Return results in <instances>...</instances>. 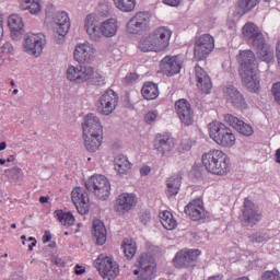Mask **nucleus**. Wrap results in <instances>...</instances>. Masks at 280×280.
Masks as SVG:
<instances>
[{
  "mask_svg": "<svg viewBox=\"0 0 280 280\" xmlns=\"http://www.w3.org/2000/svg\"><path fill=\"white\" fill-rule=\"evenodd\" d=\"M84 272H86V268L77 264L74 267V273L80 276V275H84Z\"/></svg>",
  "mask_w": 280,
  "mask_h": 280,
  "instance_id": "864d4df0",
  "label": "nucleus"
},
{
  "mask_svg": "<svg viewBox=\"0 0 280 280\" xmlns=\"http://www.w3.org/2000/svg\"><path fill=\"white\" fill-rule=\"evenodd\" d=\"M84 139V145L88 152H97L100 150V145H102V142L104 140V136H89L83 135Z\"/></svg>",
  "mask_w": 280,
  "mask_h": 280,
  "instance_id": "7c9ffc66",
  "label": "nucleus"
},
{
  "mask_svg": "<svg viewBox=\"0 0 280 280\" xmlns=\"http://www.w3.org/2000/svg\"><path fill=\"white\" fill-rule=\"evenodd\" d=\"M224 97L229 104H232L234 108H246V100L244 95L240 93V90L233 85H229L224 89Z\"/></svg>",
  "mask_w": 280,
  "mask_h": 280,
  "instance_id": "b1692460",
  "label": "nucleus"
},
{
  "mask_svg": "<svg viewBox=\"0 0 280 280\" xmlns=\"http://www.w3.org/2000/svg\"><path fill=\"white\" fill-rule=\"evenodd\" d=\"M121 248L127 259H132L137 255V243L132 238H125Z\"/></svg>",
  "mask_w": 280,
  "mask_h": 280,
  "instance_id": "ea45409f",
  "label": "nucleus"
},
{
  "mask_svg": "<svg viewBox=\"0 0 280 280\" xmlns=\"http://www.w3.org/2000/svg\"><path fill=\"white\" fill-rule=\"evenodd\" d=\"M39 202L42 205H46V202H49V197H45V196L39 197Z\"/></svg>",
  "mask_w": 280,
  "mask_h": 280,
  "instance_id": "bf43d9fd",
  "label": "nucleus"
},
{
  "mask_svg": "<svg viewBox=\"0 0 280 280\" xmlns=\"http://www.w3.org/2000/svg\"><path fill=\"white\" fill-rule=\"evenodd\" d=\"M215 40L210 34L201 35L195 43L194 55L196 60H205L213 51Z\"/></svg>",
  "mask_w": 280,
  "mask_h": 280,
  "instance_id": "9b49d317",
  "label": "nucleus"
},
{
  "mask_svg": "<svg viewBox=\"0 0 280 280\" xmlns=\"http://www.w3.org/2000/svg\"><path fill=\"white\" fill-rule=\"evenodd\" d=\"M149 28H150L149 12H138L127 23V32L129 34H141V32H147V30Z\"/></svg>",
  "mask_w": 280,
  "mask_h": 280,
  "instance_id": "ddd939ff",
  "label": "nucleus"
},
{
  "mask_svg": "<svg viewBox=\"0 0 280 280\" xmlns=\"http://www.w3.org/2000/svg\"><path fill=\"white\" fill-rule=\"evenodd\" d=\"M93 54H95V48L91 44H79L74 49V60L79 65H86V62H91Z\"/></svg>",
  "mask_w": 280,
  "mask_h": 280,
  "instance_id": "393cba45",
  "label": "nucleus"
},
{
  "mask_svg": "<svg viewBox=\"0 0 280 280\" xmlns=\"http://www.w3.org/2000/svg\"><path fill=\"white\" fill-rule=\"evenodd\" d=\"M243 36L245 40L255 49H257L258 58L262 62H275V49L272 46L266 44V37L255 23L249 22L243 26Z\"/></svg>",
  "mask_w": 280,
  "mask_h": 280,
  "instance_id": "f257e3e1",
  "label": "nucleus"
},
{
  "mask_svg": "<svg viewBox=\"0 0 280 280\" xmlns=\"http://www.w3.org/2000/svg\"><path fill=\"white\" fill-rule=\"evenodd\" d=\"M248 240L252 244H266L270 240V235L266 232H255L248 235Z\"/></svg>",
  "mask_w": 280,
  "mask_h": 280,
  "instance_id": "79ce46f5",
  "label": "nucleus"
},
{
  "mask_svg": "<svg viewBox=\"0 0 280 280\" xmlns=\"http://www.w3.org/2000/svg\"><path fill=\"white\" fill-rule=\"evenodd\" d=\"M152 220V214L150 213V211L144 210L140 212V222L141 224H143L144 226H148V224H150Z\"/></svg>",
  "mask_w": 280,
  "mask_h": 280,
  "instance_id": "49530a36",
  "label": "nucleus"
},
{
  "mask_svg": "<svg viewBox=\"0 0 280 280\" xmlns=\"http://www.w3.org/2000/svg\"><path fill=\"white\" fill-rule=\"evenodd\" d=\"M276 163L280 164V149H277L276 151Z\"/></svg>",
  "mask_w": 280,
  "mask_h": 280,
  "instance_id": "680f3d73",
  "label": "nucleus"
},
{
  "mask_svg": "<svg viewBox=\"0 0 280 280\" xmlns=\"http://www.w3.org/2000/svg\"><path fill=\"white\" fill-rule=\"evenodd\" d=\"M14 161V155H10L8 159H7V163H12Z\"/></svg>",
  "mask_w": 280,
  "mask_h": 280,
  "instance_id": "338daca9",
  "label": "nucleus"
},
{
  "mask_svg": "<svg viewBox=\"0 0 280 280\" xmlns=\"http://www.w3.org/2000/svg\"><path fill=\"white\" fill-rule=\"evenodd\" d=\"M260 280H280V272L278 269L267 270L261 275Z\"/></svg>",
  "mask_w": 280,
  "mask_h": 280,
  "instance_id": "37998d69",
  "label": "nucleus"
},
{
  "mask_svg": "<svg viewBox=\"0 0 280 280\" xmlns=\"http://www.w3.org/2000/svg\"><path fill=\"white\" fill-rule=\"evenodd\" d=\"M91 75H93V67L91 66H70L67 70V79L70 82H75V84L88 82Z\"/></svg>",
  "mask_w": 280,
  "mask_h": 280,
  "instance_id": "4468645a",
  "label": "nucleus"
},
{
  "mask_svg": "<svg viewBox=\"0 0 280 280\" xmlns=\"http://www.w3.org/2000/svg\"><path fill=\"white\" fill-rule=\"evenodd\" d=\"M175 110L185 126H191L194 124V112L191 110V105L187 100L182 98L175 103Z\"/></svg>",
  "mask_w": 280,
  "mask_h": 280,
  "instance_id": "5701e85b",
  "label": "nucleus"
},
{
  "mask_svg": "<svg viewBox=\"0 0 280 280\" xmlns=\"http://www.w3.org/2000/svg\"><path fill=\"white\" fill-rule=\"evenodd\" d=\"M116 205L120 211H130L137 205V197L133 194L124 192L118 196Z\"/></svg>",
  "mask_w": 280,
  "mask_h": 280,
  "instance_id": "cd10ccee",
  "label": "nucleus"
},
{
  "mask_svg": "<svg viewBox=\"0 0 280 280\" xmlns=\"http://www.w3.org/2000/svg\"><path fill=\"white\" fill-rule=\"evenodd\" d=\"M238 62L241 66L240 75L243 84L252 93L259 91V77H257V57L253 50H241L238 55Z\"/></svg>",
  "mask_w": 280,
  "mask_h": 280,
  "instance_id": "f03ea898",
  "label": "nucleus"
},
{
  "mask_svg": "<svg viewBox=\"0 0 280 280\" xmlns=\"http://www.w3.org/2000/svg\"><path fill=\"white\" fill-rule=\"evenodd\" d=\"M160 222L166 231H174V229L178 226L176 219H174V214L170 211L160 213Z\"/></svg>",
  "mask_w": 280,
  "mask_h": 280,
  "instance_id": "e433bc0d",
  "label": "nucleus"
},
{
  "mask_svg": "<svg viewBox=\"0 0 280 280\" xmlns=\"http://www.w3.org/2000/svg\"><path fill=\"white\" fill-rule=\"evenodd\" d=\"M90 84H94V86H104V77H102L100 73H95V70H93V75H91Z\"/></svg>",
  "mask_w": 280,
  "mask_h": 280,
  "instance_id": "c03bdc74",
  "label": "nucleus"
},
{
  "mask_svg": "<svg viewBox=\"0 0 280 280\" xmlns=\"http://www.w3.org/2000/svg\"><path fill=\"white\" fill-rule=\"evenodd\" d=\"M101 30L103 32V37L113 38V36L117 35V20L108 19L101 23Z\"/></svg>",
  "mask_w": 280,
  "mask_h": 280,
  "instance_id": "72a5a7b5",
  "label": "nucleus"
},
{
  "mask_svg": "<svg viewBox=\"0 0 280 280\" xmlns=\"http://www.w3.org/2000/svg\"><path fill=\"white\" fill-rule=\"evenodd\" d=\"M210 139H213L221 148H233L235 145V133L226 125L220 121H212L209 124Z\"/></svg>",
  "mask_w": 280,
  "mask_h": 280,
  "instance_id": "39448f33",
  "label": "nucleus"
},
{
  "mask_svg": "<svg viewBox=\"0 0 280 280\" xmlns=\"http://www.w3.org/2000/svg\"><path fill=\"white\" fill-rule=\"evenodd\" d=\"M5 148H8V144L5 143V141L0 143V152H2V150H5Z\"/></svg>",
  "mask_w": 280,
  "mask_h": 280,
  "instance_id": "e2e57ef3",
  "label": "nucleus"
},
{
  "mask_svg": "<svg viewBox=\"0 0 280 280\" xmlns=\"http://www.w3.org/2000/svg\"><path fill=\"white\" fill-rule=\"evenodd\" d=\"M180 191V176L174 175L166 180V196L172 198V196H177Z\"/></svg>",
  "mask_w": 280,
  "mask_h": 280,
  "instance_id": "473e14b6",
  "label": "nucleus"
},
{
  "mask_svg": "<svg viewBox=\"0 0 280 280\" xmlns=\"http://www.w3.org/2000/svg\"><path fill=\"white\" fill-rule=\"evenodd\" d=\"M156 117H159V114L156 112H149L144 119L148 124H152V121H156Z\"/></svg>",
  "mask_w": 280,
  "mask_h": 280,
  "instance_id": "603ef678",
  "label": "nucleus"
},
{
  "mask_svg": "<svg viewBox=\"0 0 280 280\" xmlns=\"http://www.w3.org/2000/svg\"><path fill=\"white\" fill-rule=\"evenodd\" d=\"M5 163H8L5 159H0V165H5Z\"/></svg>",
  "mask_w": 280,
  "mask_h": 280,
  "instance_id": "774afa93",
  "label": "nucleus"
},
{
  "mask_svg": "<svg viewBox=\"0 0 280 280\" xmlns=\"http://www.w3.org/2000/svg\"><path fill=\"white\" fill-rule=\"evenodd\" d=\"M200 257V249H180L173 258L175 268H194L198 264Z\"/></svg>",
  "mask_w": 280,
  "mask_h": 280,
  "instance_id": "1a4fd4ad",
  "label": "nucleus"
},
{
  "mask_svg": "<svg viewBox=\"0 0 280 280\" xmlns=\"http://www.w3.org/2000/svg\"><path fill=\"white\" fill-rule=\"evenodd\" d=\"M51 262L55 264V266H57V268H65V266H66L65 260L58 256H52Z\"/></svg>",
  "mask_w": 280,
  "mask_h": 280,
  "instance_id": "3c124183",
  "label": "nucleus"
},
{
  "mask_svg": "<svg viewBox=\"0 0 280 280\" xmlns=\"http://www.w3.org/2000/svg\"><path fill=\"white\" fill-rule=\"evenodd\" d=\"M0 54H4L5 56H13L14 55V45L10 42H5L0 47Z\"/></svg>",
  "mask_w": 280,
  "mask_h": 280,
  "instance_id": "a18cd8bd",
  "label": "nucleus"
},
{
  "mask_svg": "<svg viewBox=\"0 0 280 280\" xmlns=\"http://www.w3.org/2000/svg\"><path fill=\"white\" fill-rule=\"evenodd\" d=\"M36 244H37V241L32 242V243L28 245V250H34V246H36Z\"/></svg>",
  "mask_w": 280,
  "mask_h": 280,
  "instance_id": "0e129e2a",
  "label": "nucleus"
},
{
  "mask_svg": "<svg viewBox=\"0 0 280 280\" xmlns=\"http://www.w3.org/2000/svg\"><path fill=\"white\" fill-rule=\"evenodd\" d=\"M153 148L156 150L158 154L167 158L172 154V150L175 148L174 138L167 135L158 133L153 141Z\"/></svg>",
  "mask_w": 280,
  "mask_h": 280,
  "instance_id": "6ab92c4d",
  "label": "nucleus"
},
{
  "mask_svg": "<svg viewBox=\"0 0 280 280\" xmlns=\"http://www.w3.org/2000/svg\"><path fill=\"white\" fill-rule=\"evenodd\" d=\"M44 244H47V242H51V232H45L43 236Z\"/></svg>",
  "mask_w": 280,
  "mask_h": 280,
  "instance_id": "13d9d810",
  "label": "nucleus"
},
{
  "mask_svg": "<svg viewBox=\"0 0 280 280\" xmlns=\"http://www.w3.org/2000/svg\"><path fill=\"white\" fill-rule=\"evenodd\" d=\"M45 35L43 34H30L24 40V49L26 54L30 56H35L38 58L40 54H43V49H45V40L43 38Z\"/></svg>",
  "mask_w": 280,
  "mask_h": 280,
  "instance_id": "2eb2a0df",
  "label": "nucleus"
},
{
  "mask_svg": "<svg viewBox=\"0 0 280 280\" xmlns=\"http://www.w3.org/2000/svg\"><path fill=\"white\" fill-rule=\"evenodd\" d=\"M224 122L229 124V126L234 128V130H236V132H240V135H243V137H253V135L255 133L253 126L233 116V114H226L224 116Z\"/></svg>",
  "mask_w": 280,
  "mask_h": 280,
  "instance_id": "412c9836",
  "label": "nucleus"
},
{
  "mask_svg": "<svg viewBox=\"0 0 280 280\" xmlns=\"http://www.w3.org/2000/svg\"><path fill=\"white\" fill-rule=\"evenodd\" d=\"M93 235L98 246H104V244H106V226L101 220L93 221Z\"/></svg>",
  "mask_w": 280,
  "mask_h": 280,
  "instance_id": "c756f323",
  "label": "nucleus"
},
{
  "mask_svg": "<svg viewBox=\"0 0 280 280\" xmlns=\"http://www.w3.org/2000/svg\"><path fill=\"white\" fill-rule=\"evenodd\" d=\"M20 9L28 10L30 14H40L43 12V5L40 0H20Z\"/></svg>",
  "mask_w": 280,
  "mask_h": 280,
  "instance_id": "f704fd0d",
  "label": "nucleus"
},
{
  "mask_svg": "<svg viewBox=\"0 0 280 280\" xmlns=\"http://www.w3.org/2000/svg\"><path fill=\"white\" fill-rule=\"evenodd\" d=\"M205 203L202 199H194L185 207L186 215H189L190 220L198 222V220H205L207 218V211H205Z\"/></svg>",
  "mask_w": 280,
  "mask_h": 280,
  "instance_id": "4be33fe9",
  "label": "nucleus"
},
{
  "mask_svg": "<svg viewBox=\"0 0 280 280\" xmlns=\"http://www.w3.org/2000/svg\"><path fill=\"white\" fill-rule=\"evenodd\" d=\"M195 75L197 80V88L201 93H209L211 89H213L211 77H209V73L205 71V68L195 66Z\"/></svg>",
  "mask_w": 280,
  "mask_h": 280,
  "instance_id": "a878e982",
  "label": "nucleus"
},
{
  "mask_svg": "<svg viewBox=\"0 0 280 280\" xmlns=\"http://www.w3.org/2000/svg\"><path fill=\"white\" fill-rule=\"evenodd\" d=\"M150 172H152V170L150 168V166H143L141 170H140V174L142 176H148V174H150Z\"/></svg>",
  "mask_w": 280,
  "mask_h": 280,
  "instance_id": "4d7b16f0",
  "label": "nucleus"
},
{
  "mask_svg": "<svg viewBox=\"0 0 280 280\" xmlns=\"http://www.w3.org/2000/svg\"><path fill=\"white\" fill-rule=\"evenodd\" d=\"M114 3L121 12H132L137 5L135 0H114Z\"/></svg>",
  "mask_w": 280,
  "mask_h": 280,
  "instance_id": "a19ab883",
  "label": "nucleus"
},
{
  "mask_svg": "<svg viewBox=\"0 0 280 280\" xmlns=\"http://www.w3.org/2000/svg\"><path fill=\"white\" fill-rule=\"evenodd\" d=\"M84 30L90 38L94 43H102L104 34L102 32V24L95 19V15L89 14L84 21Z\"/></svg>",
  "mask_w": 280,
  "mask_h": 280,
  "instance_id": "dca6fc26",
  "label": "nucleus"
},
{
  "mask_svg": "<svg viewBox=\"0 0 280 280\" xmlns=\"http://www.w3.org/2000/svg\"><path fill=\"white\" fill-rule=\"evenodd\" d=\"M101 277L105 280H115L119 275V266L110 257L98 256L95 260Z\"/></svg>",
  "mask_w": 280,
  "mask_h": 280,
  "instance_id": "9d476101",
  "label": "nucleus"
},
{
  "mask_svg": "<svg viewBox=\"0 0 280 280\" xmlns=\"http://www.w3.org/2000/svg\"><path fill=\"white\" fill-rule=\"evenodd\" d=\"M11 180L13 183H21V168L13 167L10 170Z\"/></svg>",
  "mask_w": 280,
  "mask_h": 280,
  "instance_id": "09e8293b",
  "label": "nucleus"
},
{
  "mask_svg": "<svg viewBox=\"0 0 280 280\" xmlns=\"http://www.w3.org/2000/svg\"><path fill=\"white\" fill-rule=\"evenodd\" d=\"M71 198L73 205L77 207L78 213L81 215H86L91 210V206L89 205V194L84 191V188L77 187L71 192Z\"/></svg>",
  "mask_w": 280,
  "mask_h": 280,
  "instance_id": "f3484780",
  "label": "nucleus"
},
{
  "mask_svg": "<svg viewBox=\"0 0 280 280\" xmlns=\"http://www.w3.org/2000/svg\"><path fill=\"white\" fill-rule=\"evenodd\" d=\"M208 280H222V276L210 277Z\"/></svg>",
  "mask_w": 280,
  "mask_h": 280,
  "instance_id": "69168bd1",
  "label": "nucleus"
},
{
  "mask_svg": "<svg viewBox=\"0 0 280 280\" xmlns=\"http://www.w3.org/2000/svg\"><path fill=\"white\" fill-rule=\"evenodd\" d=\"M260 1L261 0H238L235 10L237 16H244V14H247V12H250V10L257 8Z\"/></svg>",
  "mask_w": 280,
  "mask_h": 280,
  "instance_id": "2f4dec72",
  "label": "nucleus"
},
{
  "mask_svg": "<svg viewBox=\"0 0 280 280\" xmlns=\"http://www.w3.org/2000/svg\"><path fill=\"white\" fill-rule=\"evenodd\" d=\"M83 135L104 137V127L94 114H88L82 124Z\"/></svg>",
  "mask_w": 280,
  "mask_h": 280,
  "instance_id": "a211bd4d",
  "label": "nucleus"
},
{
  "mask_svg": "<svg viewBox=\"0 0 280 280\" xmlns=\"http://www.w3.org/2000/svg\"><path fill=\"white\" fill-rule=\"evenodd\" d=\"M182 0H164V3L166 5H171L173 8H176V5H180Z\"/></svg>",
  "mask_w": 280,
  "mask_h": 280,
  "instance_id": "6e6d98bb",
  "label": "nucleus"
},
{
  "mask_svg": "<svg viewBox=\"0 0 280 280\" xmlns=\"http://www.w3.org/2000/svg\"><path fill=\"white\" fill-rule=\"evenodd\" d=\"M141 94L144 100H156L159 97V85L154 82H147L142 86Z\"/></svg>",
  "mask_w": 280,
  "mask_h": 280,
  "instance_id": "4c0bfd02",
  "label": "nucleus"
},
{
  "mask_svg": "<svg viewBox=\"0 0 280 280\" xmlns=\"http://www.w3.org/2000/svg\"><path fill=\"white\" fill-rule=\"evenodd\" d=\"M261 218H264V215L259 212V207L250 199L245 198L242 214L238 217V220H241L245 226H255L258 222H261Z\"/></svg>",
  "mask_w": 280,
  "mask_h": 280,
  "instance_id": "6e6552de",
  "label": "nucleus"
},
{
  "mask_svg": "<svg viewBox=\"0 0 280 280\" xmlns=\"http://www.w3.org/2000/svg\"><path fill=\"white\" fill-rule=\"evenodd\" d=\"M202 165L210 174L226 176L231 172V159L221 150H211L201 158Z\"/></svg>",
  "mask_w": 280,
  "mask_h": 280,
  "instance_id": "20e7f679",
  "label": "nucleus"
},
{
  "mask_svg": "<svg viewBox=\"0 0 280 280\" xmlns=\"http://www.w3.org/2000/svg\"><path fill=\"white\" fill-rule=\"evenodd\" d=\"M3 38V20L0 18V40Z\"/></svg>",
  "mask_w": 280,
  "mask_h": 280,
  "instance_id": "052dcab7",
  "label": "nucleus"
},
{
  "mask_svg": "<svg viewBox=\"0 0 280 280\" xmlns=\"http://www.w3.org/2000/svg\"><path fill=\"white\" fill-rule=\"evenodd\" d=\"M136 266H139V268L144 270L142 276L139 277L140 279H150V280H152L154 278V272H156V266L155 265H148V259L145 258V255L140 256Z\"/></svg>",
  "mask_w": 280,
  "mask_h": 280,
  "instance_id": "c85d7f7f",
  "label": "nucleus"
},
{
  "mask_svg": "<svg viewBox=\"0 0 280 280\" xmlns=\"http://www.w3.org/2000/svg\"><path fill=\"white\" fill-rule=\"evenodd\" d=\"M55 217L63 226H73L75 224V217L71 212H65L62 210H56Z\"/></svg>",
  "mask_w": 280,
  "mask_h": 280,
  "instance_id": "58836bf2",
  "label": "nucleus"
},
{
  "mask_svg": "<svg viewBox=\"0 0 280 280\" xmlns=\"http://www.w3.org/2000/svg\"><path fill=\"white\" fill-rule=\"evenodd\" d=\"M160 67L165 75H176L183 69V59L180 56H166L161 60Z\"/></svg>",
  "mask_w": 280,
  "mask_h": 280,
  "instance_id": "aec40b11",
  "label": "nucleus"
},
{
  "mask_svg": "<svg viewBox=\"0 0 280 280\" xmlns=\"http://www.w3.org/2000/svg\"><path fill=\"white\" fill-rule=\"evenodd\" d=\"M51 10H54V4H50L47 8L46 16L52 19V23L56 25V34L59 36L57 43H62L65 36L69 34V30L71 28V20L69 19V13L66 11H58L55 14H51Z\"/></svg>",
  "mask_w": 280,
  "mask_h": 280,
  "instance_id": "0eeeda50",
  "label": "nucleus"
},
{
  "mask_svg": "<svg viewBox=\"0 0 280 280\" xmlns=\"http://www.w3.org/2000/svg\"><path fill=\"white\" fill-rule=\"evenodd\" d=\"M189 150H191V142H190V140L182 141V143L178 147V152L180 154H183L185 152H189Z\"/></svg>",
  "mask_w": 280,
  "mask_h": 280,
  "instance_id": "8fccbe9b",
  "label": "nucleus"
},
{
  "mask_svg": "<svg viewBox=\"0 0 280 280\" xmlns=\"http://www.w3.org/2000/svg\"><path fill=\"white\" fill-rule=\"evenodd\" d=\"M172 31L165 26L158 27L149 36L142 37L138 44L140 51H165L170 47Z\"/></svg>",
  "mask_w": 280,
  "mask_h": 280,
  "instance_id": "7ed1b4c3",
  "label": "nucleus"
},
{
  "mask_svg": "<svg viewBox=\"0 0 280 280\" xmlns=\"http://www.w3.org/2000/svg\"><path fill=\"white\" fill-rule=\"evenodd\" d=\"M114 165L118 174H128V172H130L132 167V164L130 163V161H128V158L121 154L115 158Z\"/></svg>",
  "mask_w": 280,
  "mask_h": 280,
  "instance_id": "c9c22d12",
  "label": "nucleus"
},
{
  "mask_svg": "<svg viewBox=\"0 0 280 280\" xmlns=\"http://www.w3.org/2000/svg\"><path fill=\"white\" fill-rule=\"evenodd\" d=\"M85 189L97 200H106L110 197V182L104 175H92L85 182Z\"/></svg>",
  "mask_w": 280,
  "mask_h": 280,
  "instance_id": "423d86ee",
  "label": "nucleus"
},
{
  "mask_svg": "<svg viewBox=\"0 0 280 280\" xmlns=\"http://www.w3.org/2000/svg\"><path fill=\"white\" fill-rule=\"evenodd\" d=\"M117 104H119V95L113 90H107L106 93L100 97L97 112L101 115H112V113L115 112V108H117Z\"/></svg>",
  "mask_w": 280,
  "mask_h": 280,
  "instance_id": "f8f14e48",
  "label": "nucleus"
},
{
  "mask_svg": "<svg viewBox=\"0 0 280 280\" xmlns=\"http://www.w3.org/2000/svg\"><path fill=\"white\" fill-rule=\"evenodd\" d=\"M137 74L136 73H129L126 78L125 81L127 82V84H131V82H135V80H137Z\"/></svg>",
  "mask_w": 280,
  "mask_h": 280,
  "instance_id": "5fc2aeb1",
  "label": "nucleus"
},
{
  "mask_svg": "<svg viewBox=\"0 0 280 280\" xmlns=\"http://www.w3.org/2000/svg\"><path fill=\"white\" fill-rule=\"evenodd\" d=\"M271 93L273 95L276 104L280 106V82L273 83Z\"/></svg>",
  "mask_w": 280,
  "mask_h": 280,
  "instance_id": "de8ad7c7",
  "label": "nucleus"
},
{
  "mask_svg": "<svg viewBox=\"0 0 280 280\" xmlns=\"http://www.w3.org/2000/svg\"><path fill=\"white\" fill-rule=\"evenodd\" d=\"M9 30L12 40H21L25 34L23 19L16 14H12L8 19Z\"/></svg>",
  "mask_w": 280,
  "mask_h": 280,
  "instance_id": "bb28decb",
  "label": "nucleus"
}]
</instances>
